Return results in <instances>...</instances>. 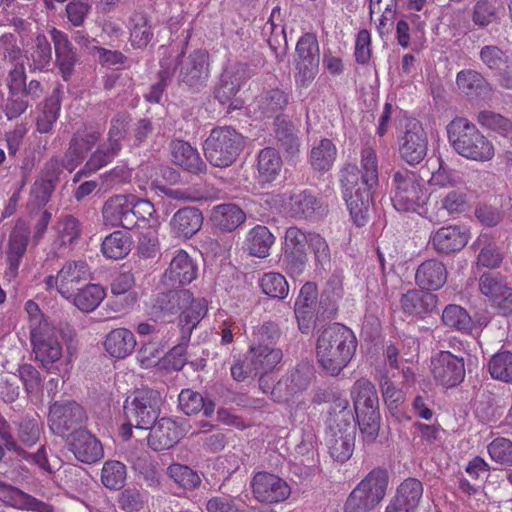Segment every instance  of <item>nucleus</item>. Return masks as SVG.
I'll use <instances>...</instances> for the list:
<instances>
[{
  "label": "nucleus",
  "instance_id": "1",
  "mask_svg": "<svg viewBox=\"0 0 512 512\" xmlns=\"http://www.w3.org/2000/svg\"><path fill=\"white\" fill-rule=\"evenodd\" d=\"M361 169L350 166L343 174V198L352 221L358 227L369 221L372 205V191L378 185V159L371 147L361 151Z\"/></svg>",
  "mask_w": 512,
  "mask_h": 512
},
{
  "label": "nucleus",
  "instance_id": "2",
  "mask_svg": "<svg viewBox=\"0 0 512 512\" xmlns=\"http://www.w3.org/2000/svg\"><path fill=\"white\" fill-rule=\"evenodd\" d=\"M357 348L351 329L334 323L321 331L316 343V357L328 374L336 376L349 364Z\"/></svg>",
  "mask_w": 512,
  "mask_h": 512
},
{
  "label": "nucleus",
  "instance_id": "3",
  "mask_svg": "<svg viewBox=\"0 0 512 512\" xmlns=\"http://www.w3.org/2000/svg\"><path fill=\"white\" fill-rule=\"evenodd\" d=\"M449 142L462 157L477 161H490L495 155L493 143L474 124L458 117L447 127Z\"/></svg>",
  "mask_w": 512,
  "mask_h": 512
},
{
  "label": "nucleus",
  "instance_id": "4",
  "mask_svg": "<svg viewBox=\"0 0 512 512\" xmlns=\"http://www.w3.org/2000/svg\"><path fill=\"white\" fill-rule=\"evenodd\" d=\"M174 302L183 308L180 315V326L183 338L188 341L193 329L207 313V302L204 298L194 299L188 290L162 294L156 299L153 308L155 314L163 316L173 313Z\"/></svg>",
  "mask_w": 512,
  "mask_h": 512
},
{
  "label": "nucleus",
  "instance_id": "5",
  "mask_svg": "<svg viewBox=\"0 0 512 512\" xmlns=\"http://www.w3.org/2000/svg\"><path fill=\"white\" fill-rule=\"evenodd\" d=\"M392 187L391 200L396 210L415 212L423 217L428 196L416 173L409 170L396 171Z\"/></svg>",
  "mask_w": 512,
  "mask_h": 512
},
{
  "label": "nucleus",
  "instance_id": "6",
  "mask_svg": "<svg viewBox=\"0 0 512 512\" xmlns=\"http://www.w3.org/2000/svg\"><path fill=\"white\" fill-rule=\"evenodd\" d=\"M388 486L385 469H373L350 493L344 512H369L384 498Z\"/></svg>",
  "mask_w": 512,
  "mask_h": 512
},
{
  "label": "nucleus",
  "instance_id": "7",
  "mask_svg": "<svg viewBox=\"0 0 512 512\" xmlns=\"http://www.w3.org/2000/svg\"><path fill=\"white\" fill-rule=\"evenodd\" d=\"M244 139L231 127L213 129L204 144L206 159L215 167L230 166L243 148Z\"/></svg>",
  "mask_w": 512,
  "mask_h": 512
},
{
  "label": "nucleus",
  "instance_id": "8",
  "mask_svg": "<svg viewBox=\"0 0 512 512\" xmlns=\"http://www.w3.org/2000/svg\"><path fill=\"white\" fill-rule=\"evenodd\" d=\"M277 337V330L272 323H266L253 332V344L250 347L249 361L258 374L274 369L282 359V352L271 345Z\"/></svg>",
  "mask_w": 512,
  "mask_h": 512
},
{
  "label": "nucleus",
  "instance_id": "9",
  "mask_svg": "<svg viewBox=\"0 0 512 512\" xmlns=\"http://www.w3.org/2000/svg\"><path fill=\"white\" fill-rule=\"evenodd\" d=\"M161 395L153 389H143L126 398L123 411L126 420L134 421L135 428L148 429L160 414Z\"/></svg>",
  "mask_w": 512,
  "mask_h": 512
},
{
  "label": "nucleus",
  "instance_id": "10",
  "mask_svg": "<svg viewBox=\"0 0 512 512\" xmlns=\"http://www.w3.org/2000/svg\"><path fill=\"white\" fill-rule=\"evenodd\" d=\"M30 340L34 358L46 370L53 369L63 356V344L58 330L49 322H42L40 326L30 331Z\"/></svg>",
  "mask_w": 512,
  "mask_h": 512
},
{
  "label": "nucleus",
  "instance_id": "11",
  "mask_svg": "<svg viewBox=\"0 0 512 512\" xmlns=\"http://www.w3.org/2000/svg\"><path fill=\"white\" fill-rule=\"evenodd\" d=\"M469 208L467 194L460 189H451L436 195L432 203L425 208L423 217L434 224L454 218Z\"/></svg>",
  "mask_w": 512,
  "mask_h": 512
},
{
  "label": "nucleus",
  "instance_id": "12",
  "mask_svg": "<svg viewBox=\"0 0 512 512\" xmlns=\"http://www.w3.org/2000/svg\"><path fill=\"white\" fill-rule=\"evenodd\" d=\"M428 152V138L422 125L417 121L410 122L405 132L398 139L399 157L408 165L421 163Z\"/></svg>",
  "mask_w": 512,
  "mask_h": 512
},
{
  "label": "nucleus",
  "instance_id": "13",
  "mask_svg": "<svg viewBox=\"0 0 512 512\" xmlns=\"http://www.w3.org/2000/svg\"><path fill=\"white\" fill-rule=\"evenodd\" d=\"M251 488L254 498L266 504L284 502L291 495L290 485L281 477L268 472L256 473Z\"/></svg>",
  "mask_w": 512,
  "mask_h": 512
},
{
  "label": "nucleus",
  "instance_id": "14",
  "mask_svg": "<svg viewBox=\"0 0 512 512\" xmlns=\"http://www.w3.org/2000/svg\"><path fill=\"white\" fill-rule=\"evenodd\" d=\"M265 202L275 211L295 218L310 217L317 206L316 198L306 191L289 195H268Z\"/></svg>",
  "mask_w": 512,
  "mask_h": 512
},
{
  "label": "nucleus",
  "instance_id": "15",
  "mask_svg": "<svg viewBox=\"0 0 512 512\" xmlns=\"http://www.w3.org/2000/svg\"><path fill=\"white\" fill-rule=\"evenodd\" d=\"M431 371L438 384L451 388L460 384L464 379V361L449 351H440L431 359Z\"/></svg>",
  "mask_w": 512,
  "mask_h": 512
},
{
  "label": "nucleus",
  "instance_id": "16",
  "mask_svg": "<svg viewBox=\"0 0 512 512\" xmlns=\"http://www.w3.org/2000/svg\"><path fill=\"white\" fill-rule=\"evenodd\" d=\"M85 420L83 408L76 402H55L49 411L48 423L51 431L59 436H65L82 425Z\"/></svg>",
  "mask_w": 512,
  "mask_h": 512
},
{
  "label": "nucleus",
  "instance_id": "17",
  "mask_svg": "<svg viewBox=\"0 0 512 512\" xmlns=\"http://www.w3.org/2000/svg\"><path fill=\"white\" fill-rule=\"evenodd\" d=\"M470 231L463 225H447L439 228L430 236L433 249L440 254H451L461 251L469 242Z\"/></svg>",
  "mask_w": 512,
  "mask_h": 512
},
{
  "label": "nucleus",
  "instance_id": "18",
  "mask_svg": "<svg viewBox=\"0 0 512 512\" xmlns=\"http://www.w3.org/2000/svg\"><path fill=\"white\" fill-rule=\"evenodd\" d=\"M88 276L89 269L85 262H67L56 277H47L46 285L49 289L55 287L58 293L64 298L69 299L73 296L76 285L86 280Z\"/></svg>",
  "mask_w": 512,
  "mask_h": 512
},
{
  "label": "nucleus",
  "instance_id": "19",
  "mask_svg": "<svg viewBox=\"0 0 512 512\" xmlns=\"http://www.w3.org/2000/svg\"><path fill=\"white\" fill-rule=\"evenodd\" d=\"M127 123L124 118L114 119L109 131V148L97 149L85 165L88 173H93L112 161L121 149L120 141L126 133Z\"/></svg>",
  "mask_w": 512,
  "mask_h": 512
},
{
  "label": "nucleus",
  "instance_id": "20",
  "mask_svg": "<svg viewBox=\"0 0 512 512\" xmlns=\"http://www.w3.org/2000/svg\"><path fill=\"white\" fill-rule=\"evenodd\" d=\"M481 293L503 315L512 314V289L492 273L483 274L479 280Z\"/></svg>",
  "mask_w": 512,
  "mask_h": 512
},
{
  "label": "nucleus",
  "instance_id": "21",
  "mask_svg": "<svg viewBox=\"0 0 512 512\" xmlns=\"http://www.w3.org/2000/svg\"><path fill=\"white\" fill-rule=\"evenodd\" d=\"M133 194L115 195L104 204L102 216L104 222L111 226H121L125 229L133 228Z\"/></svg>",
  "mask_w": 512,
  "mask_h": 512
},
{
  "label": "nucleus",
  "instance_id": "22",
  "mask_svg": "<svg viewBox=\"0 0 512 512\" xmlns=\"http://www.w3.org/2000/svg\"><path fill=\"white\" fill-rule=\"evenodd\" d=\"M29 226L23 221L18 220L11 231L6 249L8 270L6 276L16 277L20 262L24 256L28 245Z\"/></svg>",
  "mask_w": 512,
  "mask_h": 512
},
{
  "label": "nucleus",
  "instance_id": "23",
  "mask_svg": "<svg viewBox=\"0 0 512 512\" xmlns=\"http://www.w3.org/2000/svg\"><path fill=\"white\" fill-rule=\"evenodd\" d=\"M185 429L171 418H161L151 427L148 445L155 451L173 447L184 435Z\"/></svg>",
  "mask_w": 512,
  "mask_h": 512
},
{
  "label": "nucleus",
  "instance_id": "24",
  "mask_svg": "<svg viewBox=\"0 0 512 512\" xmlns=\"http://www.w3.org/2000/svg\"><path fill=\"white\" fill-rule=\"evenodd\" d=\"M197 276V266L184 250H177L166 269L163 281L167 285H185Z\"/></svg>",
  "mask_w": 512,
  "mask_h": 512
},
{
  "label": "nucleus",
  "instance_id": "25",
  "mask_svg": "<svg viewBox=\"0 0 512 512\" xmlns=\"http://www.w3.org/2000/svg\"><path fill=\"white\" fill-rule=\"evenodd\" d=\"M70 445L74 456L86 464L95 463L104 456L101 442L85 429L73 433Z\"/></svg>",
  "mask_w": 512,
  "mask_h": 512
},
{
  "label": "nucleus",
  "instance_id": "26",
  "mask_svg": "<svg viewBox=\"0 0 512 512\" xmlns=\"http://www.w3.org/2000/svg\"><path fill=\"white\" fill-rule=\"evenodd\" d=\"M422 494V483L415 478H408L398 487L397 495L387 506L386 512H411L417 507Z\"/></svg>",
  "mask_w": 512,
  "mask_h": 512
},
{
  "label": "nucleus",
  "instance_id": "27",
  "mask_svg": "<svg viewBox=\"0 0 512 512\" xmlns=\"http://www.w3.org/2000/svg\"><path fill=\"white\" fill-rule=\"evenodd\" d=\"M415 281L422 289L428 291L439 290L447 281L446 267L439 260H426L417 268Z\"/></svg>",
  "mask_w": 512,
  "mask_h": 512
},
{
  "label": "nucleus",
  "instance_id": "28",
  "mask_svg": "<svg viewBox=\"0 0 512 512\" xmlns=\"http://www.w3.org/2000/svg\"><path fill=\"white\" fill-rule=\"evenodd\" d=\"M98 138L99 134L94 130L78 131L65 154L64 168L72 172L82 162L86 153L93 147Z\"/></svg>",
  "mask_w": 512,
  "mask_h": 512
},
{
  "label": "nucleus",
  "instance_id": "29",
  "mask_svg": "<svg viewBox=\"0 0 512 512\" xmlns=\"http://www.w3.org/2000/svg\"><path fill=\"white\" fill-rule=\"evenodd\" d=\"M203 224V215L197 208L178 210L170 220V226L176 237L188 239L197 233Z\"/></svg>",
  "mask_w": 512,
  "mask_h": 512
},
{
  "label": "nucleus",
  "instance_id": "30",
  "mask_svg": "<svg viewBox=\"0 0 512 512\" xmlns=\"http://www.w3.org/2000/svg\"><path fill=\"white\" fill-rule=\"evenodd\" d=\"M246 220L245 212L236 204L226 203L212 208L210 221L216 228L232 232Z\"/></svg>",
  "mask_w": 512,
  "mask_h": 512
},
{
  "label": "nucleus",
  "instance_id": "31",
  "mask_svg": "<svg viewBox=\"0 0 512 512\" xmlns=\"http://www.w3.org/2000/svg\"><path fill=\"white\" fill-rule=\"evenodd\" d=\"M136 346L134 334L127 328H116L105 338V351L113 358L124 359L131 355Z\"/></svg>",
  "mask_w": 512,
  "mask_h": 512
},
{
  "label": "nucleus",
  "instance_id": "32",
  "mask_svg": "<svg viewBox=\"0 0 512 512\" xmlns=\"http://www.w3.org/2000/svg\"><path fill=\"white\" fill-rule=\"evenodd\" d=\"M350 394L356 415L370 412V410H379L377 391L368 379L361 378L355 381Z\"/></svg>",
  "mask_w": 512,
  "mask_h": 512
},
{
  "label": "nucleus",
  "instance_id": "33",
  "mask_svg": "<svg viewBox=\"0 0 512 512\" xmlns=\"http://www.w3.org/2000/svg\"><path fill=\"white\" fill-rule=\"evenodd\" d=\"M208 73V56L205 51H195L181 64V80L190 86L205 80Z\"/></svg>",
  "mask_w": 512,
  "mask_h": 512
},
{
  "label": "nucleus",
  "instance_id": "34",
  "mask_svg": "<svg viewBox=\"0 0 512 512\" xmlns=\"http://www.w3.org/2000/svg\"><path fill=\"white\" fill-rule=\"evenodd\" d=\"M171 157L176 165L189 172L199 173L205 169V164L198 151L183 140L172 141Z\"/></svg>",
  "mask_w": 512,
  "mask_h": 512
},
{
  "label": "nucleus",
  "instance_id": "35",
  "mask_svg": "<svg viewBox=\"0 0 512 512\" xmlns=\"http://www.w3.org/2000/svg\"><path fill=\"white\" fill-rule=\"evenodd\" d=\"M0 500L17 509L52 512L50 506L4 483H0Z\"/></svg>",
  "mask_w": 512,
  "mask_h": 512
},
{
  "label": "nucleus",
  "instance_id": "36",
  "mask_svg": "<svg viewBox=\"0 0 512 512\" xmlns=\"http://www.w3.org/2000/svg\"><path fill=\"white\" fill-rule=\"evenodd\" d=\"M317 287L312 282L305 283L295 301V315L298 320L299 329L306 332L310 327L312 318V307L316 303Z\"/></svg>",
  "mask_w": 512,
  "mask_h": 512
},
{
  "label": "nucleus",
  "instance_id": "37",
  "mask_svg": "<svg viewBox=\"0 0 512 512\" xmlns=\"http://www.w3.org/2000/svg\"><path fill=\"white\" fill-rule=\"evenodd\" d=\"M329 431L355 432V412L347 399L338 398L333 402L327 419Z\"/></svg>",
  "mask_w": 512,
  "mask_h": 512
},
{
  "label": "nucleus",
  "instance_id": "38",
  "mask_svg": "<svg viewBox=\"0 0 512 512\" xmlns=\"http://www.w3.org/2000/svg\"><path fill=\"white\" fill-rule=\"evenodd\" d=\"M287 104L288 95L279 89H273L259 96L252 104V110L256 117H273Z\"/></svg>",
  "mask_w": 512,
  "mask_h": 512
},
{
  "label": "nucleus",
  "instance_id": "39",
  "mask_svg": "<svg viewBox=\"0 0 512 512\" xmlns=\"http://www.w3.org/2000/svg\"><path fill=\"white\" fill-rule=\"evenodd\" d=\"M274 242V235L266 226L262 225H257L249 230L245 239V245L249 254L257 258L269 256Z\"/></svg>",
  "mask_w": 512,
  "mask_h": 512
},
{
  "label": "nucleus",
  "instance_id": "40",
  "mask_svg": "<svg viewBox=\"0 0 512 512\" xmlns=\"http://www.w3.org/2000/svg\"><path fill=\"white\" fill-rule=\"evenodd\" d=\"M355 432L349 429L348 432L329 431L326 438V445L332 458L344 462L348 460L354 450Z\"/></svg>",
  "mask_w": 512,
  "mask_h": 512
},
{
  "label": "nucleus",
  "instance_id": "41",
  "mask_svg": "<svg viewBox=\"0 0 512 512\" xmlns=\"http://www.w3.org/2000/svg\"><path fill=\"white\" fill-rule=\"evenodd\" d=\"M132 239L124 231H114L102 241L101 251L107 259L119 260L131 251Z\"/></svg>",
  "mask_w": 512,
  "mask_h": 512
},
{
  "label": "nucleus",
  "instance_id": "42",
  "mask_svg": "<svg viewBox=\"0 0 512 512\" xmlns=\"http://www.w3.org/2000/svg\"><path fill=\"white\" fill-rule=\"evenodd\" d=\"M435 296L413 289L401 297L402 310L409 315H423L434 308Z\"/></svg>",
  "mask_w": 512,
  "mask_h": 512
},
{
  "label": "nucleus",
  "instance_id": "43",
  "mask_svg": "<svg viewBox=\"0 0 512 512\" xmlns=\"http://www.w3.org/2000/svg\"><path fill=\"white\" fill-rule=\"evenodd\" d=\"M244 68L238 66L235 71L227 69L221 76L220 84L215 90V97L222 105H226L240 90Z\"/></svg>",
  "mask_w": 512,
  "mask_h": 512
},
{
  "label": "nucleus",
  "instance_id": "44",
  "mask_svg": "<svg viewBox=\"0 0 512 512\" xmlns=\"http://www.w3.org/2000/svg\"><path fill=\"white\" fill-rule=\"evenodd\" d=\"M281 168L282 160L275 149L265 148L259 153L257 170L260 181L271 182L275 180Z\"/></svg>",
  "mask_w": 512,
  "mask_h": 512
},
{
  "label": "nucleus",
  "instance_id": "45",
  "mask_svg": "<svg viewBox=\"0 0 512 512\" xmlns=\"http://www.w3.org/2000/svg\"><path fill=\"white\" fill-rule=\"evenodd\" d=\"M106 291L99 284H89L73 295L74 305L81 311H94L104 300Z\"/></svg>",
  "mask_w": 512,
  "mask_h": 512
},
{
  "label": "nucleus",
  "instance_id": "46",
  "mask_svg": "<svg viewBox=\"0 0 512 512\" xmlns=\"http://www.w3.org/2000/svg\"><path fill=\"white\" fill-rule=\"evenodd\" d=\"M337 149L329 139H322L313 146L310 153V162L314 169L319 171L329 170L335 159Z\"/></svg>",
  "mask_w": 512,
  "mask_h": 512
},
{
  "label": "nucleus",
  "instance_id": "47",
  "mask_svg": "<svg viewBox=\"0 0 512 512\" xmlns=\"http://www.w3.org/2000/svg\"><path fill=\"white\" fill-rule=\"evenodd\" d=\"M442 320L445 325L467 334H471L475 327L474 321L468 312L455 304L448 305L444 309Z\"/></svg>",
  "mask_w": 512,
  "mask_h": 512
},
{
  "label": "nucleus",
  "instance_id": "48",
  "mask_svg": "<svg viewBox=\"0 0 512 512\" xmlns=\"http://www.w3.org/2000/svg\"><path fill=\"white\" fill-rule=\"evenodd\" d=\"M178 400L180 409L187 415L203 411L205 416H210L214 412L213 403L205 402L201 394L190 389L182 390Z\"/></svg>",
  "mask_w": 512,
  "mask_h": 512
},
{
  "label": "nucleus",
  "instance_id": "49",
  "mask_svg": "<svg viewBox=\"0 0 512 512\" xmlns=\"http://www.w3.org/2000/svg\"><path fill=\"white\" fill-rule=\"evenodd\" d=\"M262 292L275 299H285L289 294V284L286 278L278 272L264 273L259 279Z\"/></svg>",
  "mask_w": 512,
  "mask_h": 512
},
{
  "label": "nucleus",
  "instance_id": "50",
  "mask_svg": "<svg viewBox=\"0 0 512 512\" xmlns=\"http://www.w3.org/2000/svg\"><path fill=\"white\" fill-rule=\"evenodd\" d=\"M488 234H481L476 239L474 245H485L479 252L476 259V266L488 269H496L502 263L503 257L495 244L488 243Z\"/></svg>",
  "mask_w": 512,
  "mask_h": 512
},
{
  "label": "nucleus",
  "instance_id": "51",
  "mask_svg": "<svg viewBox=\"0 0 512 512\" xmlns=\"http://www.w3.org/2000/svg\"><path fill=\"white\" fill-rule=\"evenodd\" d=\"M126 466L116 460H108L103 464L101 470L102 484L110 490L121 489L126 482Z\"/></svg>",
  "mask_w": 512,
  "mask_h": 512
},
{
  "label": "nucleus",
  "instance_id": "52",
  "mask_svg": "<svg viewBox=\"0 0 512 512\" xmlns=\"http://www.w3.org/2000/svg\"><path fill=\"white\" fill-rule=\"evenodd\" d=\"M458 88L468 96H482L489 88L485 79L476 71L464 70L457 75Z\"/></svg>",
  "mask_w": 512,
  "mask_h": 512
},
{
  "label": "nucleus",
  "instance_id": "53",
  "mask_svg": "<svg viewBox=\"0 0 512 512\" xmlns=\"http://www.w3.org/2000/svg\"><path fill=\"white\" fill-rule=\"evenodd\" d=\"M52 35L55 45L56 60L59 69L61 70L62 75L66 80L71 75L75 63V55L70 47L68 40L65 37V34Z\"/></svg>",
  "mask_w": 512,
  "mask_h": 512
},
{
  "label": "nucleus",
  "instance_id": "54",
  "mask_svg": "<svg viewBox=\"0 0 512 512\" xmlns=\"http://www.w3.org/2000/svg\"><path fill=\"white\" fill-rule=\"evenodd\" d=\"M478 122L482 127L512 140V122L501 114L488 110L481 111Z\"/></svg>",
  "mask_w": 512,
  "mask_h": 512
},
{
  "label": "nucleus",
  "instance_id": "55",
  "mask_svg": "<svg viewBox=\"0 0 512 512\" xmlns=\"http://www.w3.org/2000/svg\"><path fill=\"white\" fill-rule=\"evenodd\" d=\"M133 227L143 223L148 226H159L158 217L153 203L149 200L138 198L133 195Z\"/></svg>",
  "mask_w": 512,
  "mask_h": 512
},
{
  "label": "nucleus",
  "instance_id": "56",
  "mask_svg": "<svg viewBox=\"0 0 512 512\" xmlns=\"http://www.w3.org/2000/svg\"><path fill=\"white\" fill-rule=\"evenodd\" d=\"M308 382V377L297 370L285 379H281L273 388L272 395L278 401H287V397H281L280 394L282 392L286 391L287 394L292 395L302 389H305Z\"/></svg>",
  "mask_w": 512,
  "mask_h": 512
},
{
  "label": "nucleus",
  "instance_id": "57",
  "mask_svg": "<svg viewBox=\"0 0 512 512\" xmlns=\"http://www.w3.org/2000/svg\"><path fill=\"white\" fill-rule=\"evenodd\" d=\"M461 183L458 173L447 166L441 159L438 160V168L432 172L428 184L433 188H454Z\"/></svg>",
  "mask_w": 512,
  "mask_h": 512
},
{
  "label": "nucleus",
  "instance_id": "58",
  "mask_svg": "<svg viewBox=\"0 0 512 512\" xmlns=\"http://www.w3.org/2000/svg\"><path fill=\"white\" fill-rule=\"evenodd\" d=\"M488 368L494 379L512 381V352L503 351L495 354L490 359Z\"/></svg>",
  "mask_w": 512,
  "mask_h": 512
},
{
  "label": "nucleus",
  "instance_id": "59",
  "mask_svg": "<svg viewBox=\"0 0 512 512\" xmlns=\"http://www.w3.org/2000/svg\"><path fill=\"white\" fill-rule=\"evenodd\" d=\"M356 417L363 440L366 443H373L377 439L380 429L379 410H370V412L356 415Z\"/></svg>",
  "mask_w": 512,
  "mask_h": 512
},
{
  "label": "nucleus",
  "instance_id": "60",
  "mask_svg": "<svg viewBox=\"0 0 512 512\" xmlns=\"http://www.w3.org/2000/svg\"><path fill=\"white\" fill-rule=\"evenodd\" d=\"M60 110V102L57 97L46 99L40 115L37 117V130L40 133H48L57 121Z\"/></svg>",
  "mask_w": 512,
  "mask_h": 512
},
{
  "label": "nucleus",
  "instance_id": "61",
  "mask_svg": "<svg viewBox=\"0 0 512 512\" xmlns=\"http://www.w3.org/2000/svg\"><path fill=\"white\" fill-rule=\"evenodd\" d=\"M54 231L57 245L72 244L80 233L79 222L73 217H65L57 222Z\"/></svg>",
  "mask_w": 512,
  "mask_h": 512
},
{
  "label": "nucleus",
  "instance_id": "62",
  "mask_svg": "<svg viewBox=\"0 0 512 512\" xmlns=\"http://www.w3.org/2000/svg\"><path fill=\"white\" fill-rule=\"evenodd\" d=\"M51 45L44 34H38L36 37V48L30 54V67L34 70L45 69L51 60Z\"/></svg>",
  "mask_w": 512,
  "mask_h": 512
},
{
  "label": "nucleus",
  "instance_id": "63",
  "mask_svg": "<svg viewBox=\"0 0 512 512\" xmlns=\"http://www.w3.org/2000/svg\"><path fill=\"white\" fill-rule=\"evenodd\" d=\"M168 474L179 486L185 489H193L201 482L197 472L186 465L172 464L168 468Z\"/></svg>",
  "mask_w": 512,
  "mask_h": 512
},
{
  "label": "nucleus",
  "instance_id": "64",
  "mask_svg": "<svg viewBox=\"0 0 512 512\" xmlns=\"http://www.w3.org/2000/svg\"><path fill=\"white\" fill-rule=\"evenodd\" d=\"M490 458L501 465L512 466V441L499 437L494 439L487 447Z\"/></svg>",
  "mask_w": 512,
  "mask_h": 512
}]
</instances>
